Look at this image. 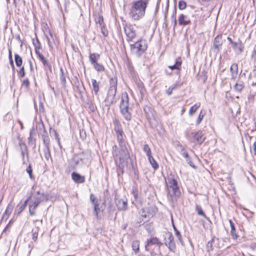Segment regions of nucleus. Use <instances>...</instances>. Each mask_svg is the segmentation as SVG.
<instances>
[{
	"label": "nucleus",
	"instance_id": "1",
	"mask_svg": "<svg viewBox=\"0 0 256 256\" xmlns=\"http://www.w3.org/2000/svg\"><path fill=\"white\" fill-rule=\"evenodd\" d=\"M117 138L120 150L117 146L114 145L112 148V154L117 166L118 175L120 176L124 174V168L128 166L130 157L122 135L117 136Z\"/></svg>",
	"mask_w": 256,
	"mask_h": 256
},
{
	"label": "nucleus",
	"instance_id": "2",
	"mask_svg": "<svg viewBox=\"0 0 256 256\" xmlns=\"http://www.w3.org/2000/svg\"><path fill=\"white\" fill-rule=\"evenodd\" d=\"M150 0H138L132 2L130 16L134 20H138L144 16Z\"/></svg>",
	"mask_w": 256,
	"mask_h": 256
},
{
	"label": "nucleus",
	"instance_id": "3",
	"mask_svg": "<svg viewBox=\"0 0 256 256\" xmlns=\"http://www.w3.org/2000/svg\"><path fill=\"white\" fill-rule=\"evenodd\" d=\"M120 111L127 120H130L132 118L131 114L129 112V98L126 92L122 94L120 104Z\"/></svg>",
	"mask_w": 256,
	"mask_h": 256
},
{
	"label": "nucleus",
	"instance_id": "4",
	"mask_svg": "<svg viewBox=\"0 0 256 256\" xmlns=\"http://www.w3.org/2000/svg\"><path fill=\"white\" fill-rule=\"evenodd\" d=\"M147 48V43L144 40H138L134 44H130L132 52L138 57H140L146 50Z\"/></svg>",
	"mask_w": 256,
	"mask_h": 256
},
{
	"label": "nucleus",
	"instance_id": "5",
	"mask_svg": "<svg viewBox=\"0 0 256 256\" xmlns=\"http://www.w3.org/2000/svg\"><path fill=\"white\" fill-rule=\"evenodd\" d=\"M168 184L167 186L168 194L170 197L174 196H178L180 192L177 180L172 178H168Z\"/></svg>",
	"mask_w": 256,
	"mask_h": 256
},
{
	"label": "nucleus",
	"instance_id": "6",
	"mask_svg": "<svg viewBox=\"0 0 256 256\" xmlns=\"http://www.w3.org/2000/svg\"><path fill=\"white\" fill-rule=\"evenodd\" d=\"M42 138L44 146V158L46 160H49L51 158L50 152V139L48 136L42 134Z\"/></svg>",
	"mask_w": 256,
	"mask_h": 256
},
{
	"label": "nucleus",
	"instance_id": "7",
	"mask_svg": "<svg viewBox=\"0 0 256 256\" xmlns=\"http://www.w3.org/2000/svg\"><path fill=\"white\" fill-rule=\"evenodd\" d=\"M157 212V208L155 206L145 207L141 210V216L146 218H152Z\"/></svg>",
	"mask_w": 256,
	"mask_h": 256
},
{
	"label": "nucleus",
	"instance_id": "8",
	"mask_svg": "<svg viewBox=\"0 0 256 256\" xmlns=\"http://www.w3.org/2000/svg\"><path fill=\"white\" fill-rule=\"evenodd\" d=\"M124 32L126 35L128 41H132L136 36L134 26L131 24H126L124 28Z\"/></svg>",
	"mask_w": 256,
	"mask_h": 256
},
{
	"label": "nucleus",
	"instance_id": "9",
	"mask_svg": "<svg viewBox=\"0 0 256 256\" xmlns=\"http://www.w3.org/2000/svg\"><path fill=\"white\" fill-rule=\"evenodd\" d=\"M42 200L40 196H36L34 200L29 204V212L30 216L36 214V210L40 203Z\"/></svg>",
	"mask_w": 256,
	"mask_h": 256
},
{
	"label": "nucleus",
	"instance_id": "10",
	"mask_svg": "<svg viewBox=\"0 0 256 256\" xmlns=\"http://www.w3.org/2000/svg\"><path fill=\"white\" fill-rule=\"evenodd\" d=\"M153 245L160 246L162 245V243L161 242L159 239L156 237H152L148 239L146 242V250L148 252L150 251V247Z\"/></svg>",
	"mask_w": 256,
	"mask_h": 256
},
{
	"label": "nucleus",
	"instance_id": "11",
	"mask_svg": "<svg viewBox=\"0 0 256 256\" xmlns=\"http://www.w3.org/2000/svg\"><path fill=\"white\" fill-rule=\"evenodd\" d=\"M116 204L120 210H125L128 208V200L126 199L115 198Z\"/></svg>",
	"mask_w": 256,
	"mask_h": 256
},
{
	"label": "nucleus",
	"instance_id": "12",
	"mask_svg": "<svg viewBox=\"0 0 256 256\" xmlns=\"http://www.w3.org/2000/svg\"><path fill=\"white\" fill-rule=\"evenodd\" d=\"M166 238H165V244L168 248L170 250L175 248L176 246L174 241V237L172 233L167 234Z\"/></svg>",
	"mask_w": 256,
	"mask_h": 256
},
{
	"label": "nucleus",
	"instance_id": "13",
	"mask_svg": "<svg viewBox=\"0 0 256 256\" xmlns=\"http://www.w3.org/2000/svg\"><path fill=\"white\" fill-rule=\"evenodd\" d=\"M116 92L108 90L106 98L105 100L107 105L110 106L116 102L115 97Z\"/></svg>",
	"mask_w": 256,
	"mask_h": 256
},
{
	"label": "nucleus",
	"instance_id": "14",
	"mask_svg": "<svg viewBox=\"0 0 256 256\" xmlns=\"http://www.w3.org/2000/svg\"><path fill=\"white\" fill-rule=\"evenodd\" d=\"M232 46L236 54H240L243 52L244 47L240 40L238 42L232 43Z\"/></svg>",
	"mask_w": 256,
	"mask_h": 256
},
{
	"label": "nucleus",
	"instance_id": "15",
	"mask_svg": "<svg viewBox=\"0 0 256 256\" xmlns=\"http://www.w3.org/2000/svg\"><path fill=\"white\" fill-rule=\"evenodd\" d=\"M193 138L194 141L202 144L205 140L206 138L204 136L203 132L200 130L194 134Z\"/></svg>",
	"mask_w": 256,
	"mask_h": 256
},
{
	"label": "nucleus",
	"instance_id": "16",
	"mask_svg": "<svg viewBox=\"0 0 256 256\" xmlns=\"http://www.w3.org/2000/svg\"><path fill=\"white\" fill-rule=\"evenodd\" d=\"M178 23L181 26H186L191 24L190 20L188 16L184 14H181L178 18Z\"/></svg>",
	"mask_w": 256,
	"mask_h": 256
},
{
	"label": "nucleus",
	"instance_id": "17",
	"mask_svg": "<svg viewBox=\"0 0 256 256\" xmlns=\"http://www.w3.org/2000/svg\"><path fill=\"white\" fill-rule=\"evenodd\" d=\"M72 178L73 180L77 184H81L84 182L85 178L78 173L73 172L72 174Z\"/></svg>",
	"mask_w": 256,
	"mask_h": 256
},
{
	"label": "nucleus",
	"instance_id": "18",
	"mask_svg": "<svg viewBox=\"0 0 256 256\" xmlns=\"http://www.w3.org/2000/svg\"><path fill=\"white\" fill-rule=\"evenodd\" d=\"M223 44V40L222 39V35H218L217 36L214 42V46L215 48L217 49L218 50H220Z\"/></svg>",
	"mask_w": 256,
	"mask_h": 256
},
{
	"label": "nucleus",
	"instance_id": "19",
	"mask_svg": "<svg viewBox=\"0 0 256 256\" xmlns=\"http://www.w3.org/2000/svg\"><path fill=\"white\" fill-rule=\"evenodd\" d=\"M30 198V196L24 202L23 204L18 205L16 210H15L14 214H20L26 208L27 206L28 202Z\"/></svg>",
	"mask_w": 256,
	"mask_h": 256
},
{
	"label": "nucleus",
	"instance_id": "20",
	"mask_svg": "<svg viewBox=\"0 0 256 256\" xmlns=\"http://www.w3.org/2000/svg\"><path fill=\"white\" fill-rule=\"evenodd\" d=\"M182 63V62L181 60V58H179L176 59L174 64L168 66V68L172 70H178V71L176 72V74H178L180 73V70L181 68Z\"/></svg>",
	"mask_w": 256,
	"mask_h": 256
},
{
	"label": "nucleus",
	"instance_id": "21",
	"mask_svg": "<svg viewBox=\"0 0 256 256\" xmlns=\"http://www.w3.org/2000/svg\"><path fill=\"white\" fill-rule=\"evenodd\" d=\"M110 86L108 90L116 92L117 90V84L118 78L116 76L112 78L110 80Z\"/></svg>",
	"mask_w": 256,
	"mask_h": 256
},
{
	"label": "nucleus",
	"instance_id": "22",
	"mask_svg": "<svg viewBox=\"0 0 256 256\" xmlns=\"http://www.w3.org/2000/svg\"><path fill=\"white\" fill-rule=\"evenodd\" d=\"M229 223L230 224L231 230H230V234L232 236V239L234 240H236L238 238V236L236 233V230L235 228L234 224L232 220H228Z\"/></svg>",
	"mask_w": 256,
	"mask_h": 256
},
{
	"label": "nucleus",
	"instance_id": "23",
	"mask_svg": "<svg viewBox=\"0 0 256 256\" xmlns=\"http://www.w3.org/2000/svg\"><path fill=\"white\" fill-rule=\"evenodd\" d=\"M100 58V55L98 53L90 54L89 56L90 61L92 65L97 63Z\"/></svg>",
	"mask_w": 256,
	"mask_h": 256
},
{
	"label": "nucleus",
	"instance_id": "24",
	"mask_svg": "<svg viewBox=\"0 0 256 256\" xmlns=\"http://www.w3.org/2000/svg\"><path fill=\"white\" fill-rule=\"evenodd\" d=\"M246 74L245 73L240 72L239 75L238 79L236 80V82L235 84L244 86V80H246Z\"/></svg>",
	"mask_w": 256,
	"mask_h": 256
},
{
	"label": "nucleus",
	"instance_id": "25",
	"mask_svg": "<svg viewBox=\"0 0 256 256\" xmlns=\"http://www.w3.org/2000/svg\"><path fill=\"white\" fill-rule=\"evenodd\" d=\"M92 89L94 92V94L96 95H98V92L100 90L98 83L96 82V80L95 79H92Z\"/></svg>",
	"mask_w": 256,
	"mask_h": 256
},
{
	"label": "nucleus",
	"instance_id": "26",
	"mask_svg": "<svg viewBox=\"0 0 256 256\" xmlns=\"http://www.w3.org/2000/svg\"><path fill=\"white\" fill-rule=\"evenodd\" d=\"M148 159L153 168L154 170H157L159 166L158 164L156 162L154 158H153L152 155L148 157Z\"/></svg>",
	"mask_w": 256,
	"mask_h": 256
},
{
	"label": "nucleus",
	"instance_id": "27",
	"mask_svg": "<svg viewBox=\"0 0 256 256\" xmlns=\"http://www.w3.org/2000/svg\"><path fill=\"white\" fill-rule=\"evenodd\" d=\"M132 248L136 254L139 252L140 242L138 240H134L132 242Z\"/></svg>",
	"mask_w": 256,
	"mask_h": 256
},
{
	"label": "nucleus",
	"instance_id": "28",
	"mask_svg": "<svg viewBox=\"0 0 256 256\" xmlns=\"http://www.w3.org/2000/svg\"><path fill=\"white\" fill-rule=\"evenodd\" d=\"M14 60L16 66L20 67L22 66V57L18 54H14Z\"/></svg>",
	"mask_w": 256,
	"mask_h": 256
},
{
	"label": "nucleus",
	"instance_id": "29",
	"mask_svg": "<svg viewBox=\"0 0 256 256\" xmlns=\"http://www.w3.org/2000/svg\"><path fill=\"white\" fill-rule=\"evenodd\" d=\"M60 80L61 84H62V86L64 87H65L66 84V76L64 75V70L62 69V68H60Z\"/></svg>",
	"mask_w": 256,
	"mask_h": 256
},
{
	"label": "nucleus",
	"instance_id": "30",
	"mask_svg": "<svg viewBox=\"0 0 256 256\" xmlns=\"http://www.w3.org/2000/svg\"><path fill=\"white\" fill-rule=\"evenodd\" d=\"M19 146L20 147V152L24 151V152H26V157L28 159L29 154H28V147L26 146V144L24 142L20 141L19 142Z\"/></svg>",
	"mask_w": 256,
	"mask_h": 256
},
{
	"label": "nucleus",
	"instance_id": "31",
	"mask_svg": "<svg viewBox=\"0 0 256 256\" xmlns=\"http://www.w3.org/2000/svg\"><path fill=\"white\" fill-rule=\"evenodd\" d=\"M114 130L117 134V136L123 135L124 132L120 124H118V122H116Z\"/></svg>",
	"mask_w": 256,
	"mask_h": 256
},
{
	"label": "nucleus",
	"instance_id": "32",
	"mask_svg": "<svg viewBox=\"0 0 256 256\" xmlns=\"http://www.w3.org/2000/svg\"><path fill=\"white\" fill-rule=\"evenodd\" d=\"M32 43L34 46L35 52L40 51V50L42 48V46L38 39V38H36V40L33 39Z\"/></svg>",
	"mask_w": 256,
	"mask_h": 256
},
{
	"label": "nucleus",
	"instance_id": "33",
	"mask_svg": "<svg viewBox=\"0 0 256 256\" xmlns=\"http://www.w3.org/2000/svg\"><path fill=\"white\" fill-rule=\"evenodd\" d=\"M196 210L197 212L198 215L204 216L206 220H208V218L207 217L205 214L202 207L200 206L198 204L196 206Z\"/></svg>",
	"mask_w": 256,
	"mask_h": 256
},
{
	"label": "nucleus",
	"instance_id": "34",
	"mask_svg": "<svg viewBox=\"0 0 256 256\" xmlns=\"http://www.w3.org/2000/svg\"><path fill=\"white\" fill-rule=\"evenodd\" d=\"M36 127L38 130L43 131V134H42V135L44 134L48 136L47 132L44 128V124L42 122H38L36 124Z\"/></svg>",
	"mask_w": 256,
	"mask_h": 256
},
{
	"label": "nucleus",
	"instance_id": "35",
	"mask_svg": "<svg viewBox=\"0 0 256 256\" xmlns=\"http://www.w3.org/2000/svg\"><path fill=\"white\" fill-rule=\"evenodd\" d=\"M200 103H196L194 106H192L189 111V114L190 116H192L194 114L198 108L200 106Z\"/></svg>",
	"mask_w": 256,
	"mask_h": 256
},
{
	"label": "nucleus",
	"instance_id": "36",
	"mask_svg": "<svg viewBox=\"0 0 256 256\" xmlns=\"http://www.w3.org/2000/svg\"><path fill=\"white\" fill-rule=\"evenodd\" d=\"M94 69L98 72H102L105 70V68L103 65L98 62L93 64Z\"/></svg>",
	"mask_w": 256,
	"mask_h": 256
},
{
	"label": "nucleus",
	"instance_id": "37",
	"mask_svg": "<svg viewBox=\"0 0 256 256\" xmlns=\"http://www.w3.org/2000/svg\"><path fill=\"white\" fill-rule=\"evenodd\" d=\"M99 203H95L94 206V214L96 217L97 219H98V212L100 210L99 207Z\"/></svg>",
	"mask_w": 256,
	"mask_h": 256
},
{
	"label": "nucleus",
	"instance_id": "38",
	"mask_svg": "<svg viewBox=\"0 0 256 256\" xmlns=\"http://www.w3.org/2000/svg\"><path fill=\"white\" fill-rule=\"evenodd\" d=\"M143 150L146 153L148 158L152 156L151 150L148 144H144Z\"/></svg>",
	"mask_w": 256,
	"mask_h": 256
},
{
	"label": "nucleus",
	"instance_id": "39",
	"mask_svg": "<svg viewBox=\"0 0 256 256\" xmlns=\"http://www.w3.org/2000/svg\"><path fill=\"white\" fill-rule=\"evenodd\" d=\"M230 74L238 73V65L236 63L232 64L230 68Z\"/></svg>",
	"mask_w": 256,
	"mask_h": 256
},
{
	"label": "nucleus",
	"instance_id": "40",
	"mask_svg": "<svg viewBox=\"0 0 256 256\" xmlns=\"http://www.w3.org/2000/svg\"><path fill=\"white\" fill-rule=\"evenodd\" d=\"M173 228L175 232V234L176 236L178 238L180 242L183 244V242L182 240V236L180 232L177 230L175 226L173 224Z\"/></svg>",
	"mask_w": 256,
	"mask_h": 256
},
{
	"label": "nucleus",
	"instance_id": "41",
	"mask_svg": "<svg viewBox=\"0 0 256 256\" xmlns=\"http://www.w3.org/2000/svg\"><path fill=\"white\" fill-rule=\"evenodd\" d=\"M205 115V112H204L202 110L200 111L198 116L196 120V125L198 126L202 121L204 116Z\"/></svg>",
	"mask_w": 256,
	"mask_h": 256
},
{
	"label": "nucleus",
	"instance_id": "42",
	"mask_svg": "<svg viewBox=\"0 0 256 256\" xmlns=\"http://www.w3.org/2000/svg\"><path fill=\"white\" fill-rule=\"evenodd\" d=\"M244 88V86H242L240 84H234V90L238 92H242V90H243V89Z\"/></svg>",
	"mask_w": 256,
	"mask_h": 256
},
{
	"label": "nucleus",
	"instance_id": "43",
	"mask_svg": "<svg viewBox=\"0 0 256 256\" xmlns=\"http://www.w3.org/2000/svg\"><path fill=\"white\" fill-rule=\"evenodd\" d=\"M12 209L13 206L9 204L5 210L4 214L6 216H8L12 213Z\"/></svg>",
	"mask_w": 256,
	"mask_h": 256
},
{
	"label": "nucleus",
	"instance_id": "44",
	"mask_svg": "<svg viewBox=\"0 0 256 256\" xmlns=\"http://www.w3.org/2000/svg\"><path fill=\"white\" fill-rule=\"evenodd\" d=\"M38 228H36V229H34L32 230V239L34 242H36L38 238Z\"/></svg>",
	"mask_w": 256,
	"mask_h": 256
},
{
	"label": "nucleus",
	"instance_id": "45",
	"mask_svg": "<svg viewBox=\"0 0 256 256\" xmlns=\"http://www.w3.org/2000/svg\"><path fill=\"white\" fill-rule=\"evenodd\" d=\"M44 67L46 68H48V69L51 70H52V66H51V64H50L48 63V62L46 60V59L44 58H44H42L41 60H40Z\"/></svg>",
	"mask_w": 256,
	"mask_h": 256
},
{
	"label": "nucleus",
	"instance_id": "46",
	"mask_svg": "<svg viewBox=\"0 0 256 256\" xmlns=\"http://www.w3.org/2000/svg\"><path fill=\"white\" fill-rule=\"evenodd\" d=\"M178 6L179 9L180 10H183L186 8V4L184 0H180L178 2Z\"/></svg>",
	"mask_w": 256,
	"mask_h": 256
},
{
	"label": "nucleus",
	"instance_id": "47",
	"mask_svg": "<svg viewBox=\"0 0 256 256\" xmlns=\"http://www.w3.org/2000/svg\"><path fill=\"white\" fill-rule=\"evenodd\" d=\"M90 201L92 203L93 205L95 203H98V200L96 197L92 194H90Z\"/></svg>",
	"mask_w": 256,
	"mask_h": 256
},
{
	"label": "nucleus",
	"instance_id": "48",
	"mask_svg": "<svg viewBox=\"0 0 256 256\" xmlns=\"http://www.w3.org/2000/svg\"><path fill=\"white\" fill-rule=\"evenodd\" d=\"M26 171L28 174L30 178L32 179L34 178V176L32 175V170L30 164L27 167Z\"/></svg>",
	"mask_w": 256,
	"mask_h": 256
},
{
	"label": "nucleus",
	"instance_id": "49",
	"mask_svg": "<svg viewBox=\"0 0 256 256\" xmlns=\"http://www.w3.org/2000/svg\"><path fill=\"white\" fill-rule=\"evenodd\" d=\"M22 86H25L26 89H28L30 88V81L28 78L24 79L22 80Z\"/></svg>",
	"mask_w": 256,
	"mask_h": 256
},
{
	"label": "nucleus",
	"instance_id": "50",
	"mask_svg": "<svg viewBox=\"0 0 256 256\" xmlns=\"http://www.w3.org/2000/svg\"><path fill=\"white\" fill-rule=\"evenodd\" d=\"M96 21L97 24H100V26H102V24L104 22V18H103L102 16H98L96 19Z\"/></svg>",
	"mask_w": 256,
	"mask_h": 256
},
{
	"label": "nucleus",
	"instance_id": "51",
	"mask_svg": "<svg viewBox=\"0 0 256 256\" xmlns=\"http://www.w3.org/2000/svg\"><path fill=\"white\" fill-rule=\"evenodd\" d=\"M181 148V154L186 159L188 157L189 155L184 150V148L182 146H180Z\"/></svg>",
	"mask_w": 256,
	"mask_h": 256
},
{
	"label": "nucleus",
	"instance_id": "52",
	"mask_svg": "<svg viewBox=\"0 0 256 256\" xmlns=\"http://www.w3.org/2000/svg\"><path fill=\"white\" fill-rule=\"evenodd\" d=\"M53 131L54 132L55 138H56V140L58 142V144L60 148L62 149V146L61 143L60 142V138H59V136H58V132L54 130Z\"/></svg>",
	"mask_w": 256,
	"mask_h": 256
},
{
	"label": "nucleus",
	"instance_id": "53",
	"mask_svg": "<svg viewBox=\"0 0 256 256\" xmlns=\"http://www.w3.org/2000/svg\"><path fill=\"white\" fill-rule=\"evenodd\" d=\"M176 84H174V86H170L169 88L166 90V93L168 96H170L172 94V90L176 88Z\"/></svg>",
	"mask_w": 256,
	"mask_h": 256
},
{
	"label": "nucleus",
	"instance_id": "54",
	"mask_svg": "<svg viewBox=\"0 0 256 256\" xmlns=\"http://www.w3.org/2000/svg\"><path fill=\"white\" fill-rule=\"evenodd\" d=\"M18 74L20 76L24 78L25 76V71L24 66H22L20 70L18 72Z\"/></svg>",
	"mask_w": 256,
	"mask_h": 256
},
{
	"label": "nucleus",
	"instance_id": "55",
	"mask_svg": "<svg viewBox=\"0 0 256 256\" xmlns=\"http://www.w3.org/2000/svg\"><path fill=\"white\" fill-rule=\"evenodd\" d=\"M251 58L254 62L256 61V44L254 46L253 50L252 52V54L251 55Z\"/></svg>",
	"mask_w": 256,
	"mask_h": 256
},
{
	"label": "nucleus",
	"instance_id": "56",
	"mask_svg": "<svg viewBox=\"0 0 256 256\" xmlns=\"http://www.w3.org/2000/svg\"><path fill=\"white\" fill-rule=\"evenodd\" d=\"M186 160L188 164H189L190 166H192V168H195V166L192 162V159L190 157V156H188V157L186 158Z\"/></svg>",
	"mask_w": 256,
	"mask_h": 256
},
{
	"label": "nucleus",
	"instance_id": "57",
	"mask_svg": "<svg viewBox=\"0 0 256 256\" xmlns=\"http://www.w3.org/2000/svg\"><path fill=\"white\" fill-rule=\"evenodd\" d=\"M206 246L208 250H212V240L208 242Z\"/></svg>",
	"mask_w": 256,
	"mask_h": 256
},
{
	"label": "nucleus",
	"instance_id": "58",
	"mask_svg": "<svg viewBox=\"0 0 256 256\" xmlns=\"http://www.w3.org/2000/svg\"><path fill=\"white\" fill-rule=\"evenodd\" d=\"M36 54L40 60H41L44 58V56L40 52V51H37L36 52Z\"/></svg>",
	"mask_w": 256,
	"mask_h": 256
},
{
	"label": "nucleus",
	"instance_id": "59",
	"mask_svg": "<svg viewBox=\"0 0 256 256\" xmlns=\"http://www.w3.org/2000/svg\"><path fill=\"white\" fill-rule=\"evenodd\" d=\"M25 154H26V152H24V151L21 152V156H22V164H26V161L24 160V156H25Z\"/></svg>",
	"mask_w": 256,
	"mask_h": 256
},
{
	"label": "nucleus",
	"instance_id": "60",
	"mask_svg": "<svg viewBox=\"0 0 256 256\" xmlns=\"http://www.w3.org/2000/svg\"><path fill=\"white\" fill-rule=\"evenodd\" d=\"M89 108L92 112H94L96 110V106L92 104H90L89 106Z\"/></svg>",
	"mask_w": 256,
	"mask_h": 256
},
{
	"label": "nucleus",
	"instance_id": "61",
	"mask_svg": "<svg viewBox=\"0 0 256 256\" xmlns=\"http://www.w3.org/2000/svg\"><path fill=\"white\" fill-rule=\"evenodd\" d=\"M9 60H10V64L12 70H14L15 67L14 66V63L12 58H9Z\"/></svg>",
	"mask_w": 256,
	"mask_h": 256
},
{
	"label": "nucleus",
	"instance_id": "62",
	"mask_svg": "<svg viewBox=\"0 0 256 256\" xmlns=\"http://www.w3.org/2000/svg\"><path fill=\"white\" fill-rule=\"evenodd\" d=\"M253 150L251 151L252 153L254 155H256V142H255L253 146Z\"/></svg>",
	"mask_w": 256,
	"mask_h": 256
},
{
	"label": "nucleus",
	"instance_id": "63",
	"mask_svg": "<svg viewBox=\"0 0 256 256\" xmlns=\"http://www.w3.org/2000/svg\"><path fill=\"white\" fill-rule=\"evenodd\" d=\"M238 74H232L231 80H232L236 81L237 78Z\"/></svg>",
	"mask_w": 256,
	"mask_h": 256
},
{
	"label": "nucleus",
	"instance_id": "64",
	"mask_svg": "<svg viewBox=\"0 0 256 256\" xmlns=\"http://www.w3.org/2000/svg\"><path fill=\"white\" fill-rule=\"evenodd\" d=\"M101 28H102V32L103 34V35L105 36H106L108 34V32L107 30H105L104 29V28L102 27V26H100Z\"/></svg>",
	"mask_w": 256,
	"mask_h": 256
}]
</instances>
